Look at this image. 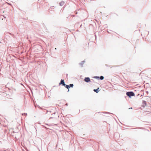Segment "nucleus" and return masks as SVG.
Instances as JSON below:
<instances>
[{
	"label": "nucleus",
	"instance_id": "obj_4",
	"mask_svg": "<svg viewBox=\"0 0 151 151\" xmlns=\"http://www.w3.org/2000/svg\"><path fill=\"white\" fill-rule=\"evenodd\" d=\"M84 81L86 83H88L91 81V80L89 77H87L85 78Z\"/></svg>",
	"mask_w": 151,
	"mask_h": 151
},
{
	"label": "nucleus",
	"instance_id": "obj_20",
	"mask_svg": "<svg viewBox=\"0 0 151 151\" xmlns=\"http://www.w3.org/2000/svg\"><path fill=\"white\" fill-rule=\"evenodd\" d=\"M136 128H132V129H135Z\"/></svg>",
	"mask_w": 151,
	"mask_h": 151
},
{
	"label": "nucleus",
	"instance_id": "obj_8",
	"mask_svg": "<svg viewBox=\"0 0 151 151\" xmlns=\"http://www.w3.org/2000/svg\"><path fill=\"white\" fill-rule=\"evenodd\" d=\"M65 2L63 1H61L59 3L60 5V6H63Z\"/></svg>",
	"mask_w": 151,
	"mask_h": 151
},
{
	"label": "nucleus",
	"instance_id": "obj_13",
	"mask_svg": "<svg viewBox=\"0 0 151 151\" xmlns=\"http://www.w3.org/2000/svg\"><path fill=\"white\" fill-rule=\"evenodd\" d=\"M82 26V24H81V25L80 26V28H81V27Z\"/></svg>",
	"mask_w": 151,
	"mask_h": 151
},
{
	"label": "nucleus",
	"instance_id": "obj_9",
	"mask_svg": "<svg viewBox=\"0 0 151 151\" xmlns=\"http://www.w3.org/2000/svg\"><path fill=\"white\" fill-rule=\"evenodd\" d=\"M99 79L100 80H103L104 79V77L103 76H100L99 77Z\"/></svg>",
	"mask_w": 151,
	"mask_h": 151
},
{
	"label": "nucleus",
	"instance_id": "obj_1",
	"mask_svg": "<svg viewBox=\"0 0 151 151\" xmlns=\"http://www.w3.org/2000/svg\"><path fill=\"white\" fill-rule=\"evenodd\" d=\"M126 94L129 98H131V97L134 96L135 95L133 91L127 92Z\"/></svg>",
	"mask_w": 151,
	"mask_h": 151
},
{
	"label": "nucleus",
	"instance_id": "obj_17",
	"mask_svg": "<svg viewBox=\"0 0 151 151\" xmlns=\"http://www.w3.org/2000/svg\"><path fill=\"white\" fill-rule=\"evenodd\" d=\"M106 114H110V113H106Z\"/></svg>",
	"mask_w": 151,
	"mask_h": 151
},
{
	"label": "nucleus",
	"instance_id": "obj_15",
	"mask_svg": "<svg viewBox=\"0 0 151 151\" xmlns=\"http://www.w3.org/2000/svg\"><path fill=\"white\" fill-rule=\"evenodd\" d=\"M75 14H77V13H77L76 12H75Z\"/></svg>",
	"mask_w": 151,
	"mask_h": 151
},
{
	"label": "nucleus",
	"instance_id": "obj_2",
	"mask_svg": "<svg viewBox=\"0 0 151 151\" xmlns=\"http://www.w3.org/2000/svg\"><path fill=\"white\" fill-rule=\"evenodd\" d=\"M73 86L74 85L73 84H70L68 85H67L66 84L65 87L68 89V92L69 91V88L70 87L73 88Z\"/></svg>",
	"mask_w": 151,
	"mask_h": 151
},
{
	"label": "nucleus",
	"instance_id": "obj_18",
	"mask_svg": "<svg viewBox=\"0 0 151 151\" xmlns=\"http://www.w3.org/2000/svg\"><path fill=\"white\" fill-rule=\"evenodd\" d=\"M53 118L52 117H51L50 118V119H52V118Z\"/></svg>",
	"mask_w": 151,
	"mask_h": 151
},
{
	"label": "nucleus",
	"instance_id": "obj_16",
	"mask_svg": "<svg viewBox=\"0 0 151 151\" xmlns=\"http://www.w3.org/2000/svg\"><path fill=\"white\" fill-rule=\"evenodd\" d=\"M65 105H66V106H67L68 105V104H65Z\"/></svg>",
	"mask_w": 151,
	"mask_h": 151
},
{
	"label": "nucleus",
	"instance_id": "obj_3",
	"mask_svg": "<svg viewBox=\"0 0 151 151\" xmlns=\"http://www.w3.org/2000/svg\"><path fill=\"white\" fill-rule=\"evenodd\" d=\"M59 85H61L62 86H65L66 84L65 83L64 80L61 79L60 81V82L59 83Z\"/></svg>",
	"mask_w": 151,
	"mask_h": 151
},
{
	"label": "nucleus",
	"instance_id": "obj_11",
	"mask_svg": "<svg viewBox=\"0 0 151 151\" xmlns=\"http://www.w3.org/2000/svg\"><path fill=\"white\" fill-rule=\"evenodd\" d=\"M22 115H24L26 116L27 115V114L26 113H22Z\"/></svg>",
	"mask_w": 151,
	"mask_h": 151
},
{
	"label": "nucleus",
	"instance_id": "obj_7",
	"mask_svg": "<svg viewBox=\"0 0 151 151\" xmlns=\"http://www.w3.org/2000/svg\"><path fill=\"white\" fill-rule=\"evenodd\" d=\"M99 87L98 88H97V89H94L93 91L95 92H96V93H98L99 91L98 90L99 89Z\"/></svg>",
	"mask_w": 151,
	"mask_h": 151
},
{
	"label": "nucleus",
	"instance_id": "obj_10",
	"mask_svg": "<svg viewBox=\"0 0 151 151\" xmlns=\"http://www.w3.org/2000/svg\"><path fill=\"white\" fill-rule=\"evenodd\" d=\"M99 76H95L93 77V78H94L97 79H99Z\"/></svg>",
	"mask_w": 151,
	"mask_h": 151
},
{
	"label": "nucleus",
	"instance_id": "obj_12",
	"mask_svg": "<svg viewBox=\"0 0 151 151\" xmlns=\"http://www.w3.org/2000/svg\"><path fill=\"white\" fill-rule=\"evenodd\" d=\"M48 112H49L50 113V112H51V111H48V110H47L46 113H47Z\"/></svg>",
	"mask_w": 151,
	"mask_h": 151
},
{
	"label": "nucleus",
	"instance_id": "obj_19",
	"mask_svg": "<svg viewBox=\"0 0 151 151\" xmlns=\"http://www.w3.org/2000/svg\"><path fill=\"white\" fill-rule=\"evenodd\" d=\"M106 66H108V65H107L106 64Z\"/></svg>",
	"mask_w": 151,
	"mask_h": 151
},
{
	"label": "nucleus",
	"instance_id": "obj_6",
	"mask_svg": "<svg viewBox=\"0 0 151 151\" xmlns=\"http://www.w3.org/2000/svg\"><path fill=\"white\" fill-rule=\"evenodd\" d=\"M85 62V60H84L82 61V62H81V63H79V64L81 67H83V65Z\"/></svg>",
	"mask_w": 151,
	"mask_h": 151
},
{
	"label": "nucleus",
	"instance_id": "obj_5",
	"mask_svg": "<svg viewBox=\"0 0 151 151\" xmlns=\"http://www.w3.org/2000/svg\"><path fill=\"white\" fill-rule=\"evenodd\" d=\"M142 104H143L142 105V106L143 107H145L147 105L146 102L144 100H143L142 101Z\"/></svg>",
	"mask_w": 151,
	"mask_h": 151
},
{
	"label": "nucleus",
	"instance_id": "obj_21",
	"mask_svg": "<svg viewBox=\"0 0 151 151\" xmlns=\"http://www.w3.org/2000/svg\"><path fill=\"white\" fill-rule=\"evenodd\" d=\"M147 93H148V91H146V92Z\"/></svg>",
	"mask_w": 151,
	"mask_h": 151
},
{
	"label": "nucleus",
	"instance_id": "obj_14",
	"mask_svg": "<svg viewBox=\"0 0 151 151\" xmlns=\"http://www.w3.org/2000/svg\"><path fill=\"white\" fill-rule=\"evenodd\" d=\"M132 109V107H131V108H130L129 109Z\"/></svg>",
	"mask_w": 151,
	"mask_h": 151
}]
</instances>
